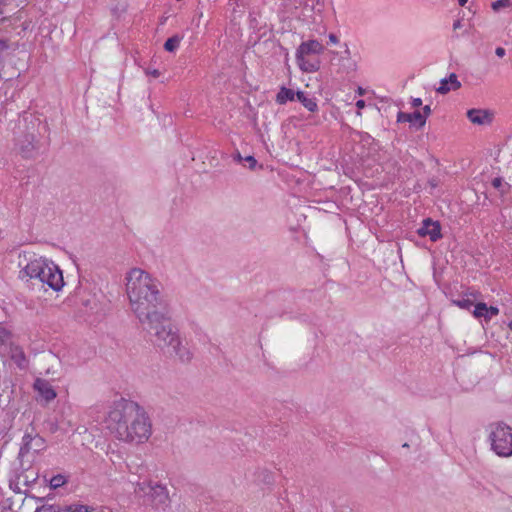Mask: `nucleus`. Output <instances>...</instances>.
Segmentation results:
<instances>
[{
  "mask_svg": "<svg viewBox=\"0 0 512 512\" xmlns=\"http://www.w3.org/2000/svg\"><path fill=\"white\" fill-rule=\"evenodd\" d=\"M126 281L131 308L152 337L153 344L164 354L182 363L189 362L193 355L182 344L178 328L171 321L160 282L140 268L131 269Z\"/></svg>",
  "mask_w": 512,
  "mask_h": 512,
  "instance_id": "obj_1",
  "label": "nucleus"
},
{
  "mask_svg": "<svg viewBox=\"0 0 512 512\" xmlns=\"http://www.w3.org/2000/svg\"><path fill=\"white\" fill-rule=\"evenodd\" d=\"M47 124L31 113L21 114L12 129L15 151L24 159L35 158L40 149L42 132L47 131Z\"/></svg>",
  "mask_w": 512,
  "mask_h": 512,
  "instance_id": "obj_2",
  "label": "nucleus"
},
{
  "mask_svg": "<svg viewBox=\"0 0 512 512\" xmlns=\"http://www.w3.org/2000/svg\"><path fill=\"white\" fill-rule=\"evenodd\" d=\"M137 411H140V406L134 401L122 398L114 402L108 413L107 421L108 427L116 433L119 440L128 437V424L137 415Z\"/></svg>",
  "mask_w": 512,
  "mask_h": 512,
  "instance_id": "obj_3",
  "label": "nucleus"
},
{
  "mask_svg": "<svg viewBox=\"0 0 512 512\" xmlns=\"http://www.w3.org/2000/svg\"><path fill=\"white\" fill-rule=\"evenodd\" d=\"M134 493L137 497L143 498V502L156 510H166L170 506V497L166 486L144 480L137 482Z\"/></svg>",
  "mask_w": 512,
  "mask_h": 512,
  "instance_id": "obj_4",
  "label": "nucleus"
},
{
  "mask_svg": "<svg viewBox=\"0 0 512 512\" xmlns=\"http://www.w3.org/2000/svg\"><path fill=\"white\" fill-rule=\"evenodd\" d=\"M491 449L500 457L512 456V427L499 421L490 425Z\"/></svg>",
  "mask_w": 512,
  "mask_h": 512,
  "instance_id": "obj_5",
  "label": "nucleus"
},
{
  "mask_svg": "<svg viewBox=\"0 0 512 512\" xmlns=\"http://www.w3.org/2000/svg\"><path fill=\"white\" fill-rule=\"evenodd\" d=\"M128 432V437L121 438L122 441L142 443L150 437L151 422L142 407H140V411H137V415L128 424Z\"/></svg>",
  "mask_w": 512,
  "mask_h": 512,
  "instance_id": "obj_6",
  "label": "nucleus"
},
{
  "mask_svg": "<svg viewBox=\"0 0 512 512\" xmlns=\"http://www.w3.org/2000/svg\"><path fill=\"white\" fill-rule=\"evenodd\" d=\"M53 262L48 263L45 259H35L27 263V265L20 270L19 278L21 280L37 279L40 284L43 283L46 277V271Z\"/></svg>",
  "mask_w": 512,
  "mask_h": 512,
  "instance_id": "obj_7",
  "label": "nucleus"
},
{
  "mask_svg": "<svg viewBox=\"0 0 512 512\" xmlns=\"http://www.w3.org/2000/svg\"><path fill=\"white\" fill-rule=\"evenodd\" d=\"M45 284L57 292L60 291L64 286L62 271L54 263H52V265H50L47 269L46 277H44L41 286H44Z\"/></svg>",
  "mask_w": 512,
  "mask_h": 512,
  "instance_id": "obj_8",
  "label": "nucleus"
},
{
  "mask_svg": "<svg viewBox=\"0 0 512 512\" xmlns=\"http://www.w3.org/2000/svg\"><path fill=\"white\" fill-rule=\"evenodd\" d=\"M420 237L428 236L432 242H436L442 238L441 225L439 221L426 218L422 222V226L417 230Z\"/></svg>",
  "mask_w": 512,
  "mask_h": 512,
  "instance_id": "obj_9",
  "label": "nucleus"
},
{
  "mask_svg": "<svg viewBox=\"0 0 512 512\" xmlns=\"http://www.w3.org/2000/svg\"><path fill=\"white\" fill-rule=\"evenodd\" d=\"M33 388L46 403L57 397L55 389L46 379L37 378L34 381Z\"/></svg>",
  "mask_w": 512,
  "mask_h": 512,
  "instance_id": "obj_10",
  "label": "nucleus"
},
{
  "mask_svg": "<svg viewBox=\"0 0 512 512\" xmlns=\"http://www.w3.org/2000/svg\"><path fill=\"white\" fill-rule=\"evenodd\" d=\"M324 51V46L318 40H309L302 42L296 51V58L302 56H315L319 55Z\"/></svg>",
  "mask_w": 512,
  "mask_h": 512,
  "instance_id": "obj_11",
  "label": "nucleus"
},
{
  "mask_svg": "<svg viewBox=\"0 0 512 512\" xmlns=\"http://www.w3.org/2000/svg\"><path fill=\"white\" fill-rule=\"evenodd\" d=\"M39 433L36 432V429L33 423L30 424V428L25 430V433L22 437V443L19 449V456L24 457L32 451V444L37 438Z\"/></svg>",
  "mask_w": 512,
  "mask_h": 512,
  "instance_id": "obj_12",
  "label": "nucleus"
},
{
  "mask_svg": "<svg viewBox=\"0 0 512 512\" xmlns=\"http://www.w3.org/2000/svg\"><path fill=\"white\" fill-rule=\"evenodd\" d=\"M467 117L473 124L484 125L491 123L493 114L488 110L473 108L467 111Z\"/></svg>",
  "mask_w": 512,
  "mask_h": 512,
  "instance_id": "obj_13",
  "label": "nucleus"
},
{
  "mask_svg": "<svg viewBox=\"0 0 512 512\" xmlns=\"http://www.w3.org/2000/svg\"><path fill=\"white\" fill-rule=\"evenodd\" d=\"M461 87V83L455 73H451L448 77L441 79L437 93L445 95L450 91H456Z\"/></svg>",
  "mask_w": 512,
  "mask_h": 512,
  "instance_id": "obj_14",
  "label": "nucleus"
},
{
  "mask_svg": "<svg viewBox=\"0 0 512 512\" xmlns=\"http://www.w3.org/2000/svg\"><path fill=\"white\" fill-rule=\"evenodd\" d=\"M397 122L404 123L409 122L416 128H422L425 126V118L422 117L420 111H414L412 113H405L399 111L397 114Z\"/></svg>",
  "mask_w": 512,
  "mask_h": 512,
  "instance_id": "obj_15",
  "label": "nucleus"
},
{
  "mask_svg": "<svg viewBox=\"0 0 512 512\" xmlns=\"http://www.w3.org/2000/svg\"><path fill=\"white\" fill-rule=\"evenodd\" d=\"M296 61L303 72L312 73L320 69V61L316 57L302 56L296 58Z\"/></svg>",
  "mask_w": 512,
  "mask_h": 512,
  "instance_id": "obj_16",
  "label": "nucleus"
},
{
  "mask_svg": "<svg viewBox=\"0 0 512 512\" xmlns=\"http://www.w3.org/2000/svg\"><path fill=\"white\" fill-rule=\"evenodd\" d=\"M475 296L476 295L474 293H469V294H465L461 298L452 299L451 302L453 305H455L461 309L470 311L471 308L474 306Z\"/></svg>",
  "mask_w": 512,
  "mask_h": 512,
  "instance_id": "obj_17",
  "label": "nucleus"
},
{
  "mask_svg": "<svg viewBox=\"0 0 512 512\" xmlns=\"http://www.w3.org/2000/svg\"><path fill=\"white\" fill-rule=\"evenodd\" d=\"M296 99L310 112H315L318 110V105L316 103L315 98H310L303 91L296 92Z\"/></svg>",
  "mask_w": 512,
  "mask_h": 512,
  "instance_id": "obj_18",
  "label": "nucleus"
},
{
  "mask_svg": "<svg viewBox=\"0 0 512 512\" xmlns=\"http://www.w3.org/2000/svg\"><path fill=\"white\" fill-rule=\"evenodd\" d=\"M295 98H296V92H294L292 89H289L285 86H281L276 95L275 101L280 105H284L288 101H293Z\"/></svg>",
  "mask_w": 512,
  "mask_h": 512,
  "instance_id": "obj_19",
  "label": "nucleus"
},
{
  "mask_svg": "<svg viewBox=\"0 0 512 512\" xmlns=\"http://www.w3.org/2000/svg\"><path fill=\"white\" fill-rule=\"evenodd\" d=\"M182 39L183 36H180L178 34L169 37L164 43V49L167 52H175L178 49Z\"/></svg>",
  "mask_w": 512,
  "mask_h": 512,
  "instance_id": "obj_20",
  "label": "nucleus"
},
{
  "mask_svg": "<svg viewBox=\"0 0 512 512\" xmlns=\"http://www.w3.org/2000/svg\"><path fill=\"white\" fill-rule=\"evenodd\" d=\"M492 186L499 190L501 195L506 194L510 189V184L503 181L502 177H496L492 180Z\"/></svg>",
  "mask_w": 512,
  "mask_h": 512,
  "instance_id": "obj_21",
  "label": "nucleus"
},
{
  "mask_svg": "<svg viewBox=\"0 0 512 512\" xmlns=\"http://www.w3.org/2000/svg\"><path fill=\"white\" fill-rule=\"evenodd\" d=\"M472 314L475 318H484L487 314V304L484 302L474 303Z\"/></svg>",
  "mask_w": 512,
  "mask_h": 512,
  "instance_id": "obj_22",
  "label": "nucleus"
},
{
  "mask_svg": "<svg viewBox=\"0 0 512 512\" xmlns=\"http://www.w3.org/2000/svg\"><path fill=\"white\" fill-rule=\"evenodd\" d=\"M67 483V477L62 474H57L49 480L51 489H57Z\"/></svg>",
  "mask_w": 512,
  "mask_h": 512,
  "instance_id": "obj_23",
  "label": "nucleus"
},
{
  "mask_svg": "<svg viewBox=\"0 0 512 512\" xmlns=\"http://www.w3.org/2000/svg\"><path fill=\"white\" fill-rule=\"evenodd\" d=\"M354 133L358 136L359 141L363 143L364 146L370 147L375 142V139L367 132L354 131Z\"/></svg>",
  "mask_w": 512,
  "mask_h": 512,
  "instance_id": "obj_24",
  "label": "nucleus"
},
{
  "mask_svg": "<svg viewBox=\"0 0 512 512\" xmlns=\"http://www.w3.org/2000/svg\"><path fill=\"white\" fill-rule=\"evenodd\" d=\"M32 445V451H34L35 453H40L41 451L46 449V441L42 436H40V434H38L37 438L35 439Z\"/></svg>",
  "mask_w": 512,
  "mask_h": 512,
  "instance_id": "obj_25",
  "label": "nucleus"
},
{
  "mask_svg": "<svg viewBox=\"0 0 512 512\" xmlns=\"http://www.w3.org/2000/svg\"><path fill=\"white\" fill-rule=\"evenodd\" d=\"M35 512H62V507L55 504H42L36 508Z\"/></svg>",
  "mask_w": 512,
  "mask_h": 512,
  "instance_id": "obj_26",
  "label": "nucleus"
},
{
  "mask_svg": "<svg viewBox=\"0 0 512 512\" xmlns=\"http://www.w3.org/2000/svg\"><path fill=\"white\" fill-rule=\"evenodd\" d=\"M491 7L495 12H498L502 8L512 7V2L510 0H497L492 3Z\"/></svg>",
  "mask_w": 512,
  "mask_h": 512,
  "instance_id": "obj_27",
  "label": "nucleus"
},
{
  "mask_svg": "<svg viewBox=\"0 0 512 512\" xmlns=\"http://www.w3.org/2000/svg\"><path fill=\"white\" fill-rule=\"evenodd\" d=\"M45 425H46V427H47V429L49 430L50 433H55L59 429L58 422L55 419H48V420H46L45 421Z\"/></svg>",
  "mask_w": 512,
  "mask_h": 512,
  "instance_id": "obj_28",
  "label": "nucleus"
},
{
  "mask_svg": "<svg viewBox=\"0 0 512 512\" xmlns=\"http://www.w3.org/2000/svg\"><path fill=\"white\" fill-rule=\"evenodd\" d=\"M95 509L88 505H82L78 503H73V511L74 512H93Z\"/></svg>",
  "mask_w": 512,
  "mask_h": 512,
  "instance_id": "obj_29",
  "label": "nucleus"
},
{
  "mask_svg": "<svg viewBox=\"0 0 512 512\" xmlns=\"http://www.w3.org/2000/svg\"><path fill=\"white\" fill-rule=\"evenodd\" d=\"M499 314V309L496 306H487V314L485 315V321L488 322L493 316Z\"/></svg>",
  "mask_w": 512,
  "mask_h": 512,
  "instance_id": "obj_30",
  "label": "nucleus"
},
{
  "mask_svg": "<svg viewBox=\"0 0 512 512\" xmlns=\"http://www.w3.org/2000/svg\"><path fill=\"white\" fill-rule=\"evenodd\" d=\"M9 49V42L6 39H0V66L3 64V53Z\"/></svg>",
  "mask_w": 512,
  "mask_h": 512,
  "instance_id": "obj_31",
  "label": "nucleus"
},
{
  "mask_svg": "<svg viewBox=\"0 0 512 512\" xmlns=\"http://www.w3.org/2000/svg\"><path fill=\"white\" fill-rule=\"evenodd\" d=\"M25 495L27 497H31L32 499L36 500L38 503H42V504H46L45 501L51 500L54 497V495L52 493L48 494L45 497H37V496H34V495H30L27 492H25Z\"/></svg>",
  "mask_w": 512,
  "mask_h": 512,
  "instance_id": "obj_32",
  "label": "nucleus"
},
{
  "mask_svg": "<svg viewBox=\"0 0 512 512\" xmlns=\"http://www.w3.org/2000/svg\"><path fill=\"white\" fill-rule=\"evenodd\" d=\"M343 66L346 68L347 72L354 71L356 68V64L350 58H342Z\"/></svg>",
  "mask_w": 512,
  "mask_h": 512,
  "instance_id": "obj_33",
  "label": "nucleus"
},
{
  "mask_svg": "<svg viewBox=\"0 0 512 512\" xmlns=\"http://www.w3.org/2000/svg\"><path fill=\"white\" fill-rule=\"evenodd\" d=\"M244 161L248 163L249 169L254 170L257 165V160L254 156H247L244 158Z\"/></svg>",
  "mask_w": 512,
  "mask_h": 512,
  "instance_id": "obj_34",
  "label": "nucleus"
},
{
  "mask_svg": "<svg viewBox=\"0 0 512 512\" xmlns=\"http://www.w3.org/2000/svg\"><path fill=\"white\" fill-rule=\"evenodd\" d=\"M428 184H429V186H430V188H431V189H434V188H436V187H438V186H439V184H440V180H439V178H438V177H432V178H430V179L428 180Z\"/></svg>",
  "mask_w": 512,
  "mask_h": 512,
  "instance_id": "obj_35",
  "label": "nucleus"
},
{
  "mask_svg": "<svg viewBox=\"0 0 512 512\" xmlns=\"http://www.w3.org/2000/svg\"><path fill=\"white\" fill-rule=\"evenodd\" d=\"M145 72L147 75L152 76L153 78H158L161 74L158 69H151V68H147Z\"/></svg>",
  "mask_w": 512,
  "mask_h": 512,
  "instance_id": "obj_36",
  "label": "nucleus"
},
{
  "mask_svg": "<svg viewBox=\"0 0 512 512\" xmlns=\"http://www.w3.org/2000/svg\"><path fill=\"white\" fill-rule=\"evenodd\" d=\"M26 360V357H25V354L24 352L21 350L19 352V354L17 355V359H16V363H17V366L22 368L23 365L21 364V361H25Z\"/></svg>",
  "mask_w": 512,
  "mask_h": 512,
  "instance_id": "obj_37",
  "label": "nucleus"
},
{
  "mask_svg": "<svg viewBox=\"0 0 512 512\" xmlns=\"http://www.w3.org/2000/svg\"><path fill=\"white\" fill-rule=\"evenodd\" d=\"M432 113L430 105H425L423 107L422 117L425 118V121L427 120V117Z\"/></svg>",
  "mask_w": 512,
  "mask_h": 512,
  "instance_id": "obj_38",
  "label": "nucleus"
},
{
  "mask_svg": "<svg viewBox=\"0 0 512 512\" xmlns=\"http://www.w3.org/2000/svg\"><path fill=\"white\" fill-rule=\"evenodd\" d=\"M263 481H264L265 483H267V484L272 483V482H273V477H272L271 473H269V472H265V473H264V477H263Z\"/></svg>",
  "mask_w": 512,
  "mask_h": 512,
  "instance_id": "obj_39",
  "label": "nucleus"
},
{
  "mask_svg": "<svg viewBox=\"0 0 512 512\" xmlns=\"http://www.w3.org/2000/svg\"><path fill=\"white\" fill-rule=\"evenodd\" d=\"M411 104L414 108L420 107L422 105V99L421 98H413Z\"/></svg>",
  "mask_w": 512,
  "mask_h": 512,
  "instance_id": "obj_40",
  "label": "nucleus"
},
{
  "mask_svg": "<svg viewBox=\"0 0 512 512\" xmlns=\"http://www.w3.org/2000/svg\"><path fill=\"white\" fill-rule=\"evenodd\" d=\"M495 54L498 57H503L506 54V51H505V49L503 47H497L496 50H495Z\"/></svg>",
  "mask_w": 512,
  "mask_h": 512,
  "instance_id": "obj_41",
  "label": "nucleus"
},
{
  "mask_svg": "<svg viewBox=\"0 0 512 512\" xmlns=\"http://www.w3.org/2000/svg\"><path fill=\"white\" fill-rule=\"evenodd\" d=\"M329 41H330L331 43L336 44V43H338V42H339V39H338V37H337L335 34L331 33V34L329 35Z\"/></svg>",
  "mask_w": 512,
  "mask_h": 512,
  "instance_id": "obj_42",
  "label": "nucleus"
},
{
  "mask_svg": "<svg viewBox=\"0 0 512 512\" xmlns=\"http://www.w3.org/2000/svg\"><path fill=\"white\" fill-rule=\"evenodd\" d=\"M8 0H0V15L3 14V7L7 6Z\"/></svg>",
  "mask_w": 512,
  "mask_h": 512,
  "instance_id": "obj_43",
  "label": "nucleus"
},
{
  "mask_svg": "<svg viewBox=\"0 0 512 512\" xmlns=\"http://www.w3.org/2000/svg\"><path fill=\"white\" fill-rule=\"evenodd\" d=\"M62 512H74L73 511V504L67 505L64 508H62Z\"/></svg>",
  "mask_w": 512,
  "mask_h": 512,
  "instance_id": "obj_44",
  "label": "nucleus"
},
{
  "mask_svg": "<svg viewBox=\"0 0 512 512\" xmlns=\"http://www.w3.org/2000/svg\"><path fill=\"white\" fill-rule=\"evenodd\" d=\"M6 330L0 326V341H4Z\"/></svg>",
  "mask_w": 512,
  "mask_h": 512,
  "instance_id": "obj_45",
  "label": "nucleus"
},
{
  "mask_svg": "<svg viewBox=\"0 0 512 512\" xmlns=\"http://www.w3.org/2000/svg\"><path fill=\"white\" fill-rule=\"evenodd\" d=\"M356 106H357L358 108H363V107L365 106V101H364V100H358V101L356 102Z\"/></svg>",
  "mask_w": 512,
  "mask_h": 512,
  "instance_id": "obj_46",
  "label": "nucleus"
},
{
  "mask_svg": "<svg viewBox=\"0 0 512 512\" xmlns=\"http://www.w3.org/2000/svg\"><path fill=\"white\" fill-rule=\"evenodd\" d=\"M461 27V21L460 20H456L453 24V28L456 30L458 28Z\"/></svg>",
  "mask_w": 512,
  "mask_h": 512,
  "instance_id": "obj_47",
  "label": "nucleus"
},
{
  "mask_svg": "<svg viewBox=\"0 0 512 512\" xmlns=\"http://www.w3.org/2000/svg\"><path fill=\"white\" fill-rule=\"evenodd\" d=\"M468 0H458V3L460 6H465L467 4Z\"/></svg>",
  "mask_w": 512,
  "mask_h": 512,
  "instance_id": "obj_48",
  "label": "nucleus"
},
{
  "mask_svg": "<svg viewBox=\"0 0 512 512\" xmlns=\"http://www.w3.org/2000/svg\"><path fill=\"white\" fill-rule=\"evenodd\" d=\"M235 159H237L238 161H241V160H242V157H241L240 153H237V155H236Z\"/></svg>",
  "mask_w": 512,
  "mask_h": 512,
  "instance_id": "obj_49",
  "label": "nucleus"
},
{
  "mask_svg": "<svg viewBox=\"0 0 512 512\" xmlns=\"http://www.w3.org/2000/svg\"><path fill=\"white\" fill-rule=\"evenodd\" d=\"M508 327H509V329H510V330H512V320H511V321H509V323H508Z\"/></svg>",
  "mask_w": 512,
  "mask_h": 512,
  "instance_id": "obj_50",
  "label": "nucleus"
},
{
  "mask_svg": "<svg viewBox=\"0 0 512 512\" xmlns=\"http://www.w3.org/2000/svg\"><path fill=\"white\" fill-rule=\"evenodd\" d=\"M402 447H403V448H409V444H408V443H404V444L402 445Z\"/></svg>",
  "mask_w": 512,
  "mask_h": 512,
  "instance_id": "obj_51",
  "label": "nucleus"
},
{
  "mask_svg": "<svg viewBox=\"0 0 512 512\" xmlns=\"http://www.w3.org/2000/svg\"><path fill=\"white\" fill-rule=\"evenodd\" d=\"M14 491H15L16 493H20V492H21V490H20L18 487H15Z\"/></svg>",
  "mask_w": 512,
  "mask_h": 512,
  "instance_id": "obj_52",
  "label": "nucleus"
},
{
  "mask_svg": "<svg viewBox=\"0 0 512 512\" xmlns=\"http://www.w3.org/2000/svg\"><path fill=\"white\" fill-rule=\"evenodd\" d=\"M14 491H15L16 493H20V492H21V490H20L18 487H15Z\"/></svg>",
  "mask_w": 512,
  "mask_h": 512,
  "instance_id": "obj_53",
  "label": "nucleus"
}]
</instances>
